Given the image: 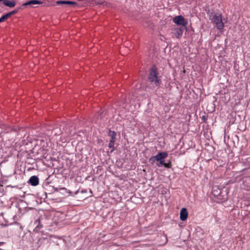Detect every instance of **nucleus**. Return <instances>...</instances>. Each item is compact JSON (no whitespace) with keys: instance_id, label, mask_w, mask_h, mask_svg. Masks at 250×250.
<instances>
[{"instance_id":"obj_5","label":"nucleus","mask_w":250,"mask_h":250,"mask_svg":"<svg viewBox=\"0 0 250 250\" xmlns=\"http://www.w3.org/2000/svg\"><path fill=\"white\" fill-rule=\"evenodd\" d=\"M167 156L168 154L166 152H159L156 156L152 157L151 159L156 161L163 160Z\"/></svg>"},{"instance_id":"obj_7","label":"nucleus","mask_w":250,"mask_h":250,"mask_svg":"<svg viewBox=\"0 0 250 250\" xmlns=\"http://www.w3.org/2000/svg\"><path fill=\"white\" fill-rule=\"evenodd\" d=\"M183 31L184 29L182 27L175 28L174 30V34L176 38L177 39H180L182 36Z\"/></svg>"},{"instance_id":"obj_16","label":"nucleus","mask_w":250,"mask_h":250,"mask_svg":"<svg viewBox=\"0 0 250 250\" xmlns=\"http://www.w3.org/2000/svg\"><path fill=\"white\" fill-rule=\"evenodd\" d=\"M164 166L166 168H170L171 167V162L169 161L168 163H164Z\"/></svg>"},{"instance_id":"obj_1","label":"nucleus","mask_w":250,"mask_h":250,"mask_svg":"<svg viewBox=\"0 0 250 250\" xmlns=\"http://www.w3.org/2000/svg\"><path fill=\"white\" fill-rule=\"evenodd\" d=\"M162 77L160 75L157 67L153 65L150 69L148 80L154 86L159 87L162 83Z\"/></svg>"},{"instance_id":"obj_8","label":"nucleus","mask_w":250,"mask_h":250,"mask_svg":"<svg viewBox=\"0 0 250 250\" xmlns=\"http://www.w3.org/2000/svg\"><path fill=\"white\" fill-rule=\"evenodd\" d=\"M28 183L32 186H36L39 183V178L36 176H33L29 179Z\"/></svg>"},{"instance_id":"obj_6","label":"nucleus","mask_w":250,"mask_h":250,"mask_svg":"<svg viewBox=\"0 0 250 250\" xmlns=\"http://www.w3.org/2000/svg\"><path fill=\"white\" fill-rule=\"evenodd\" d=\"M188 216V212L186 208H182L180 213L181 220L184 221L187 220Z\"/></svg>"},{"instance_id":"obj_11","label":"nucleus","mask_w":250,"mask_h":250,"mask_svg":"<svg viewBox=\"0 0 250 250\" xmlns=\"http://www.w3.org/2000/svg\"><path fill=\"white\" fill-rule=\"evenodd\" d=\"M3 3L5 6L10 7H14L16 5V3L14 1H9L8 0H4Z\"/></svg>"},{"instance_id":"obj_10","label":"nucleus","mask_w":250,"mask_h":250,"mask_svg":"<svg viewBox=\"0 0 250 250\" xmlns=\"http://www.w3.org/2000/svg\"><path fill=\"white\" fill-rule=\"evenodd\" d=\"M42 2L40 0H31L30 1H27L25 3H24L22 4V6H28V5H32L34 4H42Z\"/></svg>"},{"instance_id":"obj_18","label":"nucleus","mask_w":250,"mask_h":250,"mask_svg":"<svg viewBox=\"0 0 250 250\" xmlns=\"http://www.w3.org/2000/svg\"><path fill=\"white\" fill-rule=\"evenodd\" d=\"M159 164H158L157 166L158 167H160L161 166L164 165V160H159Z\"/></svg>"},{"instance_id":"obj_19","label":"nucleus","mask_w":250,"mask_h":250,"mask_svg":"<svg viewBox=\"0 0 250 250\" xmlns=\"http://www.w3.org/2000/svg\"><path fill=\"white\" fill-rule=\"evenodd\" d=\"M2 186V182L1 180H0V188Z\"/></svg>"},{"instance_id":"obj_21","label":"nucleus","mask_w":250,"mask_h":250,"mask_svg":"<svg viewBox=\"0 0 250 250\" xmlns=\"http://www.w3.org/2000/svg\"><path fill=\"white\" fill-rule=\"evenodd\" d=\"M40 227H42V226H40V227L39 226V228H40Z\"/></svg>"},{"instance_id":"obj_2","label":"nucleus","mask_w":250,"mask_h":250,"mask_svg":"<svg viewBox=\"0 0 250 250\" xmlns=\"http://www.w3.org/2000/svg\"><path fill=\"white\" fill-rule=\"evenodd\" d=\"M209 19L216 25L218 30H222L224 27V23L222 21V15L221 13H211L209 15Z\"/></svg>"},{"instance_id":"obj_14","label":"nucleus","mask_w":250,"mask_h":250,"mask_svg":"<svg viewBox=\"0 0 250 250\" xmlns=\"http://www.w3.org/2000/svg\"><path fill=\"white\" fill-rule=\"evenodd\" d=\"M115 142V140H110L109 143L108 144V147L109 148H113Z\"/></svg>"},{"instance_id":"obj_17","label":"nucleus","mask_w":250,"mask_h":250,"mask_svg":"<svg viewBox=\"0 0 250 250\" xmlns=\"http://www.w3.org/2000/svg\"><path fill=\"white\" fill-rule=\"evenodd\" d=\"M34 224L37 225V228H39V225H40V220L39 219H37L35 221Z\"/></svg>"},{"instance_id":"obj_9","label":"nucleus","mask_w":250,"mask_h":250,"mask_svg":"<svg viewBox=\"0 0 250 250\" xmlns=\"http://www.w3.org/2000/svg\"><path fill=\"white\" fill-rule=\"evenodd\" d=\"M58 4H66L70 6H75L77 5V3L72 1L59 0L56 2Z\"/></svg>"},{"instance_id":"obj_13","label":"nucleus","mask_w":250,"mask_h":250,"mask_svg":"<svg viewBox=\"0 0 250 250\" xmlns=\"http://www.w3.org/2000/svg\"><path fill=\"white\" fill-rule=\"evenodd\" d=\"M8 18L7 14H5L4 15L2 16L0 18V22H2L4 21H5V20H6Z\"/></svg>"},{"instance_id":"obj_3","label":"nucleus","mask_w":250,"mask_h":250,"mask_svg":"<svg viewBox=\"0 0 250 250\" xmlns=\"http://www.w3.org/2000/svg\"><path fill=\"white\" fill-rule=\"evenodd\" d=\"M173 21L177 25H182L186 28L188 25V21L181 15L177 16L174 17L173 19Z\"/></svg>"},{"instance_id":"obj_12","label":"nucleus","mask_w":250,"mask_h":250,"mask_svg":"<svg viewBox=\"0 0 250 250\" xmlns=\"http://www.w3.org/2000/svg\"><path fill=\"white\" fill-rule=\"evenodd\" d=\"M108 135L111 137V140H116V133L114 131L109 130L108 133Z\"/></svg>"},{"instance_id":"obj_22","label":"nucleus","mask_w":250,"mask_h":250,"mask_svg":"<svg viewBox=\"0 0 250 250\" xmlns=\"http://www.w3.org/2000/svg\"><path fill=\"white\" fill-rule=\"evenodd\" d=\"M2 0H0V1H2Z\"/></svg>"},{"instance_id":"obj_20","label":"nucleus","mask_w":250,"mask_h":250,"mask_svg":"<svg viewBox=\"0 0 250 250\" xmlns=\"http://www.w3.org/2000/svg\"><path fill=\"white\" fill-rule=\"evenodd\" d=\"M61 189H66L65 188H61Z\"/></svg>"},{"instance_id":"obj_4","label":"nucleus","mask_w":250,"mask_h":250,"mask_svg":"<svg viewBox=\"0 0 250 250\" xmlns=\"http://www.w3.org/2000/svg\"><path fill=\"white\" fill-rule=\"evenodd\" d=\"M212 194L214 196L217 197L218 200L220 201L222 200L221 198V189L218 187L215 186L213 188L212 190Z\"/></svg>"},{"instance_id":"obj_15","label":"nucleus","mask_w":250,"mask_h":250,"mask_svg":"<svg viewBox=\"0 0 250 250\" xmlns=\"http://www.w3.org/2000/svg\"><path fill=\"white\" fill-rule=\"evenodd\" d=\"M17 12H18V10H15L12 11H11V12H9L8 13H7L6 14H7L8 18H9L11 16H12L13 15H14L16 13H17Z\"/></svg>"}]
</instances>
